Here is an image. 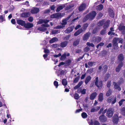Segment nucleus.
Returning <instances> with one entry per match:
<instances>
[{"label": "nucleus", "instance_id": "obj_59", "mask_svg": "<svg viewBox=\"0 0 125 125\" xmlns=\"http://www.w3.org/2000/svg\"><path fill=\"white\" fill-rule=\"evenodd\" d=\"M116 98L115 97L114 99V100L113 101H112V104H114L116 102Z\"/></svg>", "mask_w": 125, "mask_h": 125}, {"label": "nucleus", "instance_id": "obj_27", "mask_svg": "<svg viewBox=\"0 0 125 125\" xmlns=\"http://www.w3.org/2000/svg\"><path fill=\"white\" fill-rule=\"evenodd\" d=\"M110 21L109 20L107 21L105 23L104 26V28H107L109 26Z\"/></svg>", "mask_w": 125, "mask_h": 125}, {"label": "nucleus", "instance_id": "obj_35", "mask_svg": "<svg viewBox=\"0 0 125 125\" xmlns=\"http://www.w3.org/2000/svg\"><path fill=\"white\" fill-rule=\"evenodd\" d=\"M81 115L82 117L83 118H85L87 117V114L85 112H83L82 114Z\"/></svg>", "mask_w": 125, "mask_h": 125}, {"label": "nucleus", "instance_id": "obj_41", "mask_svg": "<svg viewBox=\"0 0 125 125\" xmlns=\"http://www.w3.org/2000/svg\"><path fill=\"white\" fill-rule=\"evenodd\" d=\"M121 113L123 115L125 116V108H123L121 110Z\"/></svg>", "mask_w": 125, "mask_h": 125}, {"label": "nucleus", "instance_id": "obj_39", "mask_svg": "<svg viewBox=\"0 0 125 125\" xmlns=\"http://www.w3.org/2000/svg\"><path fill=\"white\" fill-rule=\"evenodd\" d=\"M74 97L75 99H78L79 98V95L77 93H75L74 95Z\"/></svg>", "mask_w": 125, "mask_h": 125}, {"label": "nucleus", "instance_id": "obj_10", "mask_svg": "<svg viewBox=\"0 0 125 125\" xmlns=\"http://www.w3.org/2000/svg\"><path fill=\"white\" fill-rule=\"evenodd\" d=\"M17 22L18 24L21 25L22 26H24V25L25 23V21L20 19L17 20Z\"/></svg>", "mask_w": 125, "mask_h": 125}, {"label": "nucleus", "instance_id": "obj_25", "mask_svg": "<svg viewBox=\"0 0 125 125\" xmlns=\"http://www.w3.org/2000/svg\"><path fill=\"white\" fill-rule=\"evenodd\" d=\"M91 78L90 76H88L86 78L85 82L86 84H87L91 80Z\"/></svg>", "mask_w": 125, "mask_h": 125}, {"label": "nucleus", "instance_id": "obj_3", "mask_svg": "<svg viewBox=\"0 0 125 125\" xmlns=\"http://www.w3.org/2000/svg\"><path fill=\"white\" fill-rule=\"evenodd\" d=\"M96 14V13L95 11H93L86 15L84 18L83 21H85L88 19H89L90 20L92 19L95 16Z\"/></svg>", "mask_w": 125, "mask_h": 125}, {"label": "nucleus", "instance_id": "obj_63", "mask_svg": "<svg viewBox=\"0 0 125 125\" xmlns=\"http://www.w3.org/2000/svg\"><path fill=\"white\" fill-rule=\"evenodd\" d=\"M86 75V73H85L84 74H83L81 77V79H83L85 77Z\"/></svg>", "mask_w": 125, "mask_h": 125}, {"label": "nucleus", "instance_id": "obj_16", "mask_svg": "<svg viewBox=\"0 0 125 125\" xmlns=\"http://www.w3.org/2000/svg\"><path fill=\"white\" fill-rule=\"evenodd\" d=\"M100 120L102 122H104L106 120V118L105 116L104 115H102L100 116L99 118Z\"/></svg>", "mask_w": 125, "mask_h": 125}, {"label": "nucleus", "instance_id": "obj_22", "mask_svg": "<svg viewBox=\"0 0 125 125\" xmlns=\"http://www.w3.org/2000/svg\"><path fill=\"white\" fill-rule=\"evenodd\" d=\"M24 26L26 28H31V23H25Z\"/></svg>", "mask_w": 125, "mask_h": 125}, {"label": "nucleus", "instance_id": "obj_28", "mask_svg": "<svg viewBox=\"0 0 125 125\" xmlns=\"http://www.w3.org/2000/svg\"><path fill=\"white\" fill-rule=\"evenodd\" d=\"M90 34L89 33H87L83 37V40H87L90 35Z\"/></svg>", "mask_w": 125, "mask_h": 125}, {"label": "nucleus", "instance_id": "obj_42", "mask_svg": "<svg viewBox=\"0 0 125 125\" xmlns=\"http://www.w3.org/2000/svg\"><path fill=\"white\" fill-rule=\"evenodd\" d=\"M104 22V20L100 21L98 23V25L99 26H101L103 25Z\"/></svg>", "mask_w": 125, "mask_h": 125}, {"label": "nucleus", "instance_id": "obj_61", "mask_svg": "<svg viewBox=\"0 0 125 125\" xmlns=\"http://www.w3.org/2000/svg\"><path fill=\"white\" fill-rule=\"evenodd\" d=\"M81 27V26L80 25H77L75 27V29L76 30L80 27Z\"/></svg>", "mask_w": 125, "mask_h": 125}, {"label": "nucleus", "instance_id": "obj_34", "mask_svg": "<svg viewBox=\"0 0 125 125\" xmlns=\"http://www.w3.org/2000/svg\"><path fill=\"white\" fill-rule=\"evenodd\" d=\"M62 83L64 86L67 85V82L66 80L65 79H63L62 80Z\"/></svg>", "mask_w": 125, "mask_h": 125}, {"label": "nucleus", "instance_id": "obj_11", "mask_svg": "<svg viewBox=\"0 0 125 125\" xmlns=\"http://www.w3.org/2000/svg\"><path fill=\"white\" fill-rule=\"evenodd\" d=\"M74 28L73 26L69 27L65 31V32L66 33H69L73 31Z\"/></svg>", "mask_w": 125, "mask_h": 125}, {"label": "nucleus", "instance_id": "obj_47", "mask_svg": "<svg viewBox=\"0 0 125 125\" xmlns=\"http://www.w3.org/2000/svg\"><path fill=\"white\" fill-rule=\"evenodd\" d=\"M88 26V24H84L82 27V28L84 30H85Z\"/></svg>", "mask_w": 125, "mask_h": 125}, {"label": "nucleus", "instance_id": "obj_37", "mask_svg": "<svg viewBox=\"0 0 125 125\" xmlns=\"http://www.w3.org/2000/svg\"><path fill=\"white\" fill-rule=\"evenodd\" d=\"M79 41L80 40L79 39L77 40L74 42L73 43V45L75 46L79 44Z\"/></svg>", "mask_w": 125, "mask_h": 125}, {"label": "nucleus", "instance_id": "obj_48", "mask_svg": "<svg viewBox=\"0 0 125 125\" xmlns=\"http://www.w3.org/2000/svg\"><path fill=\"white\" fill-rule=\"evenodd\" d=\"M104 44V43L103 42H100L99 44H98L96 46V48H98L99 46H103Z\"/></svg>", "mask_w": 125, "mask_h": 125}, {"label": "nucleus", "instance_id": "obj_54", "mask_svg": "<svg viewBox=\"0 0 125 125\" xmlns=\"http://www.w3.org/2000/svg\"><path fill=\"white\" fill-rule=\"evenodd\" d=\"M99 122L97 121H95L94 122V125H99Z\"/></svg>", "mask_w": 125, "mask_h": 125}, {"label": "nucleus", "instance_id": "obj_14", "mask_svg": "<svg viewBox=\"0 0 125 125\" xmlns=\"http://www.w3.org/2000/svg\"><path fill=\"white\" fill-rule=\"evenodd\" d=\"M86 7V5L85 4H82L79 7V11H81L84 10Z\"/></svg>", "mask_w": 125, "mask_h": 125}, {"label": "nucleus", "instance_id": "obj_9", "mask_svg": "<svg viewBox=\"0 0 125 125\" xmlns=\"http://www.w3.org/2000/svg\"><path fill=\"white\" fill-rule=\"evenodd\" d=\"M30 13L29 12H23L21 15V17L27 18L30 16Z\"/></svg>", "mask_w": 125, "mask_h": 125}, {"label": "nucleus", "instance_id": "obj_30", "mask_svg": "<svg viewBox=\"0 0 125 125\" xmlns=\"http://www.w3.org/2000/svg\"><path fill=\"white\" fill-rule=\"evenodd\" d=\"M83 82L82 81L80 82L76 86L74 87V89H77L81 86L83 84Z\"/></svg>", "mask_w": 125, "mask_h": 125}, {"label": "nucleus", "instance_id": "obj_62", "mask_svg": "<svg viewBox=\"0 0 125 125\" xmlns=\"http://www.w3.org/2000/svg\"><path fill=\"white\" fill-rule=\"evenodd\" d=\"M55 8V7L54 5H53L50 7L51 9L52 10H54Z\"/></svg>", "mask_w": 125, "mask_h": 125}, {"label": "nucleus", "instance_id": "obj_33", "mask_svg": "<svg viewBox=\"0 0 125 125\" xmlns=\"http://www.w3.org/2000/svg\"><path fill=\"white\" fill-rule=\"evenodd\" d=\"M95 63L94 62H89L88 63V64L90 66H92L95 65Z\"/></svg>", "mask_w": 125, "mask_h": 125}, {"label": "nucleus", "instance_id": "obj_26", "mask_svg": "<svg viewBox=\"0 0 125 125\" xmlns=\"http://www.w3.org/2000/svg\"><path fill=\"white\" fill-rule=\"evenodd\" d=\"M103 8V6L102 4H100L96 7L97 10H102Z\"/></svg>", "mask_w": 125, "mask_h": 125}, {"label": "nucleus", "instance_id": "obj_49", "mask_svg": "<svg viewBox=\"0 0 125 125\" xmlns=\"http://www.w3.org/2000/svg\"><path fill=\"white\" fill-rule=\"evenodd\" d=\"M0 19L1 20V22H3L4 21H5V19L4 18L3 16L2 15H0Z\"/></svg>", "mask_w": 125, "mask_h": 125}, {"label": "nucleus", "instance_id": "obj_23", "mask_svg": "<svg viewBox=\"0 0 125 125\" xmlns=\"http://www.w3.org/2000/svg\"><path fill=\"white\" fill-rule=\"evenodd\" d=\"M110 16L112 17L113 18L114 17V14L113 11L110 9L108 10Z\"/></svg>", "mask_w": 125, "mask_h": 125}, {"label": "nucleus", "instance_id": "obj_45", "mask_svg": "<svg viewBox=\"0 0 125 125\" xmlns=\"http://www.w3.org/2000/svg\"><path fill=\"white\" fill-rule=\"evenodd\" d=\"M87 45L89 46H92L93 47L94 46V45L93 43H90L89 42H87Z\"/></svg>", "mask_w": 125, "mask_h": 125}, {"label": "nucleus", "instance_id": "obj_32", "mask_svg": "<svg viewBox=\"0 0 125 125\" xmlns=\"http://www.w3.org/2000/svg\"><path fill=\"white\" fill-rule=\"evenodd\" d=\"M66 57V53H64L61 57L60 59L62 61H64L65 60Z\"/></svg>", "mask_w": 125, "mask_h": 125}, {"label": "nucleus", "instance_id": "obj_57", "mask_svg": "<svg viewBox=\"0 0 125 125\" xmlns=\"http://www.w3.org/2000/svg\"><path fill=\"white\" fill-rule=\"evenodd\" d=\"M111 85V81H108L107 83V86L108 87H109Z\"/></svg>", "mask_w": 125, "mask_h": 125}, {"label": "nucleus", "instance_id": "obj_31", "mask_svg": "<svg viewBox=\"0 0 125 125\" xmlns=\"http://www.w3.org/2000/svg\"><path fill=\"white\" fill-rule=\"evenodd\" d=\"M39 11V9L37 8H34V9L32 10V13H37Z\"/></svg>", "mask_w": 125, "mask_h": 125}, {"label": "nucleus", "instance_id": "obj_40", "mask_svg": "<svg viewBox=\"0 0 125 125\" xmlns=\"http://www.w3.org/2000/svg\"><path fill=\"white\" fill-rule=\"evenodd\" d=\"M111 90L109 89L107 92L106 94V95L107 96H109L111 94Z\"/></svg>", "mask_w": 125, "mask_h": 125}, {"label": "nucleus", "instance_id": "obj_8", "mask_svg": "<svg viewBox=\"0 0 125 125\" xmlns=\"http://www.w3.org/2000/svg\"><path fill=\"white\" fill-rule=\"evenodd\" d=\"M113 84L114 85L115 88L120 91L121 90V88L119 87V83H116L115 82H113Z\"/></svg>", "mask_w": 125, "mask_h": 125}, {"label": "nucleus", "instance_id": "obj_15", "mask_svg": "<svg viewBox=\"0 0 125 125\" xmlns=\"http://www.w3.org/2000/svg\"><path fill=\"white\" fill-rule=\"evenodd\" d=\"M97 95V93L96 92H94L92 93L90 95V100H93L96 96Z\"/></svg>", "mask_w": 125, "mask_h": 125}, {"label": "nucleus", "instance_id": "obj_2", "mask_svg": "<svg viewBox=\"0 0 125 125\" xmlns=\"http://www.w3.org/2000/svg\"><path fill=\"white\" fill-rule=\"evenodd\" d=\"M118 41L119 43H123V39H122L115 38L113 41V48L114 49L116 50L118 48L117 42Z\"/></svg>", "mask_w": 125, "mask_h": 125}, {"label": "nucleus", "instance_id": "obj_38", "mask_svg": "<svg viewBox=\"0 0 125 125\" xmlns=\"http://www.w3.org/2000/svg\"><path fill=\"white\" fill-rule=\"evenodd\" d=\"M113 100V97H110L107 100V102H108L110 103Z\"/></svg>", "mask_w": 125, "mask_h": 125}, {"label": "nucleus", "instance_id": "obj_20", "mask_svg": "<svg viewBox=\"0 0 125 125\" xmlns=\"http://www.w3.org/2000/svg\"><path fill=\"white\" fill-rule=\"evenodd\" d=\"M100 108V107L99 106H97L95 107H93L92 108L91 110V112H96Z\"/></svg>", "mask_w": 125, "mask_h": 125}, {"label": "nucleus", "instance_id": "obj_55", "mask_svg": "<svg viewBox=\"0 0 125 125\" xmlns=\"http://www.w3.org/2000/svg\"><path fill=\"white\" fill-rule=\"evenodd\" d=\"M86 89H84L82 90L81 91L82 94H85V93Z\"/></svg>", "mask_w": 125, "mask_h": 125}, {"label": "nucleus", "instance_id": "obj_17", "mask_svg": "<svg viewBox=\"0 0 125 125\" xmlns=\"http://www.w3.org/2000/svg\"><path fill=\"white\" fill-rule=\"evenodd\" d=\"M124 59V57L122 54H120L118 56V60L120 62H122Z\"/></svg>", "mask_w": 125, "mask_h": 125}, {"label": "nucleus", "instance_id": "obj_21", "mask_svg": "<svg viewBox=\"0 0 125 125\" xmlns=\"http://www.w3.org/2000/svg\"><path fill=\"white\" fill-rule=\"evenodd\" d=\"M83 31V30L82 29H79L76 32L74 33L75 36H77L80 34Z\"/></svg>", "mask_w": 125, "mask_h": 125}, {"label": "nucleus", "instance_id": "obj_46", "mask_svg": "<svg viewBox=\"0 0 125 125\" xmlns=\"http://www.w3.org/2000/svg\"><path fill=\"white\" fill-rule=\"evenodd\" d=\"M54 84L56 88H57L58 85V82L57 81H55L54 82Z\"/></svg>", "mask_w": 125, "mask_h": 125}, {"label": "nucleus", "instance_id": "obj_13", "mask_svg": "<svg viewBox=\"0 0 125 125\" xmlns=\"http://www.w3.org/2000/svg\"><path fill=\"white\" fill-rule=\"evenodd\" d=\"M118 121V118L117 115H115L113 117V121L114 123L117 124Z\"/></svg>", "mask_w": 125, "mask_h": 125}, {"label": "nucleus", "instance_id": "obj_53", "mask_svg": "<svg viewBox=\"0 0 125 125\" xmlns=\"http://www.w3.org/2000/svg\"><path fill=\"white\" fill-rule=\"evenodd\" d=\"M11 22L13 24H15L16 23L15 20L14 19H12L11 20Z\"/></svg>", "mask_w": 125, "mask_h": 125}, {"label": "nucleus", "instance_id": "obj_6", "mask_svg": "<svg viewBox=\"0 0 125 125\" xmlns=\"http://www.w3.org/2000/svg\"><path fill=\"white\" fill-rule=\"evenodd\" d=\"M113 110L112 108L109 109L107 111L106 115L107 116L109 117H112L113 115Z\"/></svg>", "mask_w": 125, "mask_h": 125}, {"label": "nucleus", "instance_id": "obj_7", "mask_svg": "<svg viewBox=\"0 0 125 125\" xmlns=\"http://www.w3.org/2000/svg\"><path fill=\"white\" fill-rule=\"evenodd\" d=\"M72 15L71 14L68 17L64 19L62 21L61 25L63 26L64 27L65 26V25L67 24V21H68L70 17L72 16Z\"/></svg>", "mask_w": 125, "mask_h": 125}, {"label": "nucleus", "instance_id": "obj_44", "mask_svg": "<svg viewBox=\"0 0 125 125\" xmlns=\"http://www.w3.org/2000/svg\"><path fill=\"white\" fill-rule=\"evenodd\" d=\"M123 63L122 62H119V65L118 66L121 68L123 65Z\"/></svg>", "mask_w": 125, "mask_h": 125}, {"label": "nucleus", "instance_id": "obj_5", "mask_svg": "<svg viewBox=\"0 0 125 125\" xmlns=\"http://www.w3.org/2000/svg\"><path fill=\"white\" fill-rule=\"evenodd\" d=\"M63 16V15L60 13H57L51 15V17L52 18H59Z\"/></svg>", "mask_w": 125, "mask_h": 125}, {"label": "nucleus", "instance_id": "obj_50", "mask_svg": "<svg viewBox=\"0 0 125 125\" xmlns=\"http://www.w3.org/2000/svg\"><path fill=\"white\" fill-rule=\"evenodd\" d=\"M71 62V60H68L66 61L65 63L67 65H69L70 64Z\"/></svg>", "mask_w": 125, "mask_h": 125}, {"label": "nucleus", "instance_id": "obj_29", "mask_svg": "<svg viewBox=\"0 0 125 125\" xmlns=\"http://www.w3.org/2000/svg\"><path fill=\"white\" fill-rule=\"evenodd\" d=\"M67 43V41H65L62 42L61 43L60 46L62 47H64L66 46Z\"/></svg>", "mask_w": 125, "mask_h": 125}, {"label": "nucleus", "instance_id": "obj_60", "mask_svg": "<svg viewBox=\"0 0 125 125\" xmlns=\"http://www.w3.org/2000/svg\"><path fill=\"white\" fill-rule=\"evenodd\" d=\"M121 68L118 66L116 69V72H119L120 71Z\"/></svg>", "mask_w": 125, "mask_h": 125}, {"label": "nucleus", "instance_id": "obj_52", "mask_svg": "<svg viewBox=\"0 0 125 125\" xmlns=\"http://www.w3.org/2000/svg\"><path fill=\"white\" fill-rule=\"evenodd\" d=\"M106 30L105 29H104L102 31L100 32L101 34L102 35H104L106 33Z\"/></svg>", "mask_w": 125, "mask_h": 125}, {"label": "nucleus", "instance_id": "obj_18", "mask_svg": "<svg viewBox=\"0 0 125 125\" xmlns=\"http://www.w3.org/2000/svg\"><path fill=\"white\" fill-rule=\"evenodd\" d=\"M65 6L64 5H62L59 6L57 8L56 10L57 12L61 10L62 9L64 8L65 7Z\"/></svg>", "mask_w": 125, "mask_h": 125}, {"label": "nucleus", "instance_id": "obj_51", "mask_svg": "<svg viewBox=\"0 0 125 125\" xmlns=\"http://www.w3.org/2000/svg\"><path fill=\"white\" fill-rule=\"evenodd\" d=\"M79 77H78L75 78L73 82L74 83H77L79 80Z\"/></svg>", "mask_w": 125, "mask_h": 125}, {"label": "nucleus", "instance_id": "obj_4", "mask_svg": "<svg viewBox=\"0 0 125 125\" xmlns=\"http://www.w3.org/2000/svg\"><path fill=\"white\" fill-rule=\"evenodd\" d=\"M95 84L98 87H101L102 85V82L101 81H98V78L97 77L95 80Z\"/></svg>", "mask_w": 125, "mask_h": 125}, {"label": "nucleus", "instance_id": "obj_24", "mask_svg": "<svg viewBox=\"0 0 125 125\" xmlns=\"http://www.w3.org/2000/svg\"><path fill=\"white\" fill-rule=\"evenodd\" d=\"M58 41V39L56 37H54L50 41V43H53L56 41Z\"/></svg>", "mask_w": 125, "mask_h": 125}, {"label": "nucleus", "instance_id": "obj_19", "mask_svg": "<svg viewBox=\"0 0 125 125\" xmlns=\"http://www.w3.org/2000/svg\"><path fill=\"white\" fill-rule=\"evenodd\" d=\"M103 99V94L101 93L98 96V100L100 102L102 101Z\"/></svg>", "mask_w": 125, "mask_h": 125}, {"label": "nucleus", "instance_id": "obj_56", "mask_svg": "<svg viewBox=\"0 0 125 125\" xmlns=\"http://www.w3.org/2000/svg\"><path fill=\"white\" fill-rule=\"evenodd\" d=\"M61 54L60 53H59L58 55H53L54 57L57 58L61 56Z\"/></svg>", "mask_w": 125, "mask_h": 125}, {"label": "nucleus", "instance_id": "obj_36", "mask_svg": "<svg viewBox=\"0 0 125 125\" xmlns=\"http://www.w3.org/2000/svg\"><path fill=\"white\" fill-rule=\"evenodd\" d=\"M59 31L58 30H52L51 31V33L52 34H55L57 33H59Z\"/></svg>", "mask_w": 125, "mask_h": 125}, {"label": "nucleus", "instance_id": "obj_64", "mask_svg": "<svg viewBox=\"0 0 125 125\" xmlns=\"http://www.w3.org/2000/svg\"><path fill=\"white\" fill-rule=\"evenodd\" d=\"M110 74H107L105 77V80H106L109 76Z\"/></svg>", "mask_w": 125, "mask_h": 125}, {"label": "nucleus", "instance_id": "obj_12", "mask_svg": "<svg viewBox=\"0 0 125 125\" xmlns=\"http://www.w3.org/2000/svg\"><path fill=\"white\" fill-rule=\"evenodd\" d=\"M119 30L121 31L123 33L124 32H125V26H123L120 24L118 27Z\"/></svg>", "mask_w": 125, "mask_h": 125}, {"label": "nucleus", "instance_id": "obj_1", "mask_svg": "<svg viewBox=\"0 0 125 125\" xmlns=\"http://www.w3.org/2000/svg\"><path fill=\"white\" fill-rule=\"evenodd\" d=\"M49 21V20L45 19H41L38 22V24H41L43 23H44L45 24L42 25V28H39V29L41 31H44L46 30V29L45 28V27H49V24H47L46 23Z\"/></svg>", "mask_w": 125, "mask_h": 125}, {"label": "nucleus", "instance_id": "obj_43", "mask_svg": "<svg viewBox=\"0 0 125 125\" xmlns=\"http://www.w3.org/2000/svg\"><path fill=\"white\" fill-rule=\"evenodd\" d=\"M63 27V26L61 25L58 26H57L54 27V28L56 29H60L62 28Z\"/></svg>", "mask_w": 125, "mask_h": 125}, {"label": "nucleus", "instance_id": "obj_58", "mask_svg": "<svg viewBox=\"0 0 125 125\" xmlns=\"http://www.w3.org/2000/svg\"><path fill=\"white\" fill-rule=\"evenodd\" d=\"M107 67L106 65L104 66L103 67V69L104 70L105 72L106 71Z\"/></svg>", "mask_w": 125, "mask_h": 125}]
</instances>
